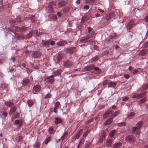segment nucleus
<instances>
[{
    "label": "nucleus",
    "mask_w": 148,
    "mask_h": 148,
    "mask_svg": "<svg viewBox=\"0 0 148 148\" xmlns=\"http://www.w3.org/2000/svg\"><path fill=\"white\" fill-rule=\"evenodd\" d=\"M51 96V95L50 93H48L47 94L45 97V99H47L50 98Z\"/></svg>",
    "instance_id": "55"
},
{
    "label": "nucleus",
    "mask_w": 148,
    "mask_h": 148,
    "mask_svg": "<svg viewBox=\"0 0 148 148\" xmlns=\"http://www.w3.org/2000/svg\"><path fill=\"white\" fill-rule=\"evenodd\" d=\"M122 143L121 142L116 143L114 144L113 145V147L114 148H119L121 146Z\"/></svg>",
    "instance_id": "24"
},
{
    "label": "nucleus",
    "mask_w": 148,
    "mask_h": 148,
    "mask_svg": "<svg viewBox=\"0 0 148 148\" xmlns=\"http://www.w3.org/2000/svg\"><path fill=\"white\" fill-rule=\"evenodd\" d=\"M143 46L144 47H148V41L145 42L143 45Z\"/></svg>",
    "instance_id": "54"
},
{
    "label": "nucleus",
    "mask_w": 148,
    "mask_h": 148,
    "mask_svg": "<svg viewBox=\"0 0 148 148\" xmlns=\"http://www.w3.org/2000/svg\"><path fill=\"white\" fill-rule=\"evenodd\" d=\"M91 144V142L86 143H85V147L86 148H88L90 146Z\"/></svg>",
    "instance_id": "52"
},
{
    "label": "nucleus",
    "mask_w": 148,
    "mask_h": 148,
    "mask_svg": "<svg viewBox=\"0 0 148 148\" xmlns=\"http://www.w3.org/2000/svg\"><path fill=\"white\" fill-rule=\"evenodd\" d=\"M85 140L84 138H82L80 140L79 143L78 145L77 148H80V146H82L83 144H84V142Z\"/></svg>",
    "instance_id": "22"
},
{
    "label": "nucleus",
    "mask_w": 148,
    "mask_h": 148,
    "mask_svg": "<svg viewBox=\"0 0 148 148\" xmlns=\"http://www.w3.org/2000/svg\"><path fill=\"white\" fill-rule=\"evenodd\" d=\"M116 85V83L115 82H110L108 83L109 87H114Z\"/></svg>",
    "instance_id": "16"
},
{
    "label": "nucleus",
    "mask_w": 148,
    "mask_h": 148,
    "mask_svg": "<svg viewBox=\"0 0 148 148\" xmlns=\"http://www.w3.org/2000/svg\"><path fill=\"white\" fill-rule=\"evenodd\" d=\"M116 132V130H113L111 131L109 134V135L110 137L112 138L114 136V134Z\"/></svg>",
    "instance_id": "34"
},
{
    "label": "nucleus",
    "mask_w": 148,
    "mask_h": 148,
    "mask_svg": "<svg viewBox=\"0 0 148 148\" xmlns=\"http://www.w3.org/2000/svg\"><path fill=\"white\" fill-rule=\"evenodd\" d=\"M90 130H87L83 134L82 136L84 137H86L90 132Z\"/></svg>",
    "instance_id": "39"
},
{
    "label": "nucleus",
    "mask_w": 148,
    "mask_h": 148,
    "mask_svg": "<svg viewBox=\"0 0 148 148\" xmlns=\"http://www.w3.org/2000/svg\"><path fill=\"white\" fill-rule=\"evenodd\" d=\"M88 31V33H90L92 30V28L90 27H88L87 28Z\"/></svg>",
    "instance_id": "59"
},
{
    "label": "nucleus",
    "mask_w": 148,
    "mask_h": 148,
    "mask_svg": "<svg viewBox=\"0 0 148 148\" xmlns=\"http://www.w3.org/2000/svg\"><path fill=\"white\" fill-rule=\"evenodd\" d=\"M40 144L39 142H37L35 143L34 147V148H40Z\"/></svg>",
    "instance_id": "42"
},
{
    "label": "nucleus",
    "mask_w": 148,
    "mask_h": 148,
    "mask_svg": "<svg viewBox=\"0 0 148 148\" xmlns=\"http://www.w3.org/2000/svg\"><path fill=\"white\" fill-rule=\"evenodd\" d=\"M84 9H88L89 8V6L88 5H86L84 7Z\"/></svg>",
    "instance_id": "62"
},
{
    "label": "nucleus",
    "mask_w": 148,
    "mask_h": 148,
    "mask_svg": "<svg viewBox=\"0 0 148 148\" xmlns=\"http://www.w3.org/2000/svg\"><path fill=\"white\" fill-rule=\"evenodd\" d=\"M92 35L89 34L87 35L85 38H86V39L88 40L89 38H92Z\"/></svg>",
    "instance_id": "50"
},
{
    "label": "nucleus",
    "mask_w": 148,
    "mask_h": 148,
    "mask_svg": "<svg viewBox=\"0 0 148 148\" xmlns=\"http://www.w3.org/2000/svg\"><path fill=\"white\" fill-rule=\"evenodd\" d=\"M138 72V70L137 69H135L133 70V71L132 72V73L134 75L136 74Z\"/></svg>",
    "instance_id": "56"
},
{
    "label": "nucleus",
    "mask_w": 148,
    "mask_h": 148,
    "mask_svg": "<svg viewBox=\"0 0 148 148\" xmlns=\"http://www.w3.org/2000/svg\"><path fill=\"white\" fill-rule=\"evenodd\" d=\"M134 25V20H131L129 22L127 25V29L130 30L133 27Z\"/></svg>",
    "instance_id": "10"
},
{
    "label": "nucleus",
    "mask_w": 148,
    "mask_h": 148,
    "mask_svg": "<svg viewBox=\"0 0 148 148\" xmlns=\"http://www.w3.org/2000/svg\"><path fill=\"white\" fill-rule=\"evenodd\" d=\"M68 132H64L63 135L61 137L60 139H59L60 140V139L63 140H65L67 138L68 136Z\"/></svg>",
    "instance_id": "18"
},
{
    "label": "nucleus",
    "mask_w": 148,
    "mask_h": 148,
    "mask_svg": "<svg viewBox=\"0 0 148 148\" xmlns=\"http://www.w3.org/2000/svg\"><path fill=\"white\" fill-rule=\"evenodd\" d=\"M114 14L113 13H111L108 15H107L105 17L106 19L107 20H108L109 19H111L114 16Z\"/></svg>",
    "instance_id": "17"
},
{
    "label": "nucleus",
    "mask_w": 148,
    "mask_h": 148,
    "mask_svg": "<svg viewBox=\"0 0 148 148\" xmlns=\"http://www.w3.org/2000/svg\"><path fill=\"white\" fill-rule=\"evenodd\" d=\"M81 134L79 132H78L75 136L74 138L75 140L81 136Z\"/></svg>",
    "instance_id": "48"
},
{
    "label": "nucleus",
    "mask_w": 148,
    "mask_h": 148,
    "mask_svg": "<svg viewBox=\"0 0 148 148\" xmlns=\"http://www.w3.org/2000/svg\"><path fill=\"white\" fill-rule=\"evenodd\" d=\"M77 49L75 47H70L66 49V52L69 53H73L77 51Z\"/></svg>",
    "instance_id": "5"
},
{
    "label": "nucleus",
    "mask_w": 148,
    "mask_h": 148,
    "mask_svg": "<svg viewBox=\"0 0 148 148\" xmlns=\"http://www.w3.org/2000/svg\"><path fill=\"white\" fill-rule=\"evenodd\" d=\"M128 35V38L131 39L132 38L133 36V33H131V34H129Z\"/></svg>",
    "instance_id": "60"
},
{
    "label": "nucleus",
    "mask_w": 148,
    "mask_h": 148,
    "mask_svg": "<svg viewBox=\"0 0 148 148\" xmlns=\"http://www.w3.org/2000/svg\"><path fill=\"white\" fill-rule=\"evenodd\" d=\"M51 140V136L48 137L47 136L44 143L45 144L47 145L50 141Z\"/></svg>",
    "instance_id": "25"
},
{
    "label": "nucleus",
    "mask_w": 148,
    "mask_h": 148,
    "mask_svg": "<svg viewBox=\"0 0 148 148\" xmlns=\"http://www.w3.org/2000/svg\"><path fill=\"white\" fill-rule=\"evenodd\" d=\"M66 44H67V42L66 41L63 40L58 42L57 44L59 46H63L64 45Z\"/></svg>",
    "instance_id": "27"
},
{
    "label": "nucleus",
    "mask_w": 148,
    "mask_h": 148,
    "mask_svg": "<svg viewBox=\"0 0 148 148\" xmlns=\"http://www.w3.org/2000/svg\"><path fill=\"white\" fill-rule=\"evenodd\" d=\"M62 121L61 119L58 117L55 118V123L56 124L58 125L59 123H61Z\"/></svg>",
    "instance_id": "20"
},
{
    "label": "nucleus",
    "mask_w": 148,
    "mask_h": 148,
    "mask_svg": "<svg viewBox=\"0 0 148 148\" xmlns=\"http://www.w3.org/2000/svg\"><path fill=\"white\" fill-rule=\"evenodd\" d=\"M146 101V99L145 97L143 98L142 99L138 101V104L140 105L142 103L145 102Z\"/></svg>",
    "instance_id": "29"
},
{
    "label": "nucleus",
    "mask_w": 148,
    "mask_h": 148,
    "mask_svg": "<svg viewBox=\"0 0 148 148\" xmlns=\"http://www.w3.org/2000/svg\"><path fill=\"white\" fill-rule=\"evenodd\" d=\"M51 20L55 21L57 19V16L55 14H53L51 16Z\"/></svg>",
    "instance_id": "43"
},
{
    "label": "nucleus",
    "mask_w": 148,
    "mask_h": 148,
    "mask_svg": "<svg viewBox=\"0 0 148 148\" xmlns=\"http://www.w3.org/2000/svg\"><path fill=\"white\" fill-rule=\"evenodd\" d=\"M95 66V65L92 64L90 65L86 66L84 68V70L86 71H89L93 69Z\"/></svg>",
    "instance_id": "9"
},
{
    "label": "nucleus",
    "mask_w": 148,
    "mask_h": 148,
    "mask_svg": "<svg viewBox=\"0 0 148 148\" xmlns=\"http://www.w3.org/2000/svg\"><path fill=\"white\" fill-rule=\"evenodd\" d=\"M99 59V57L98 56H96L94 57H93L92 58L90 59V60L91 62H93L95 61H97Z\"/></svg>",
    "instance_id": "36"
},
{
    "label": "nucleus",
    "mask_w": 148,
    "mask_h": 148,
    "mask_svg": "<svg viewBox=\"0 0 148 148\" xmlns=\"http://www.w3.org/2000/svg\"><path fill=\"white\" fill-rule=\"evenodd\" d=\"M18 117V114L15 115L14 116H12V120H13L14 119H15L16 118H17Z\"/></svg>",
    "instance_id": "63"
},
{
    "label": "nucleus",
    "mask_w": 148,
    "mask_h": 148,
    "mask_svg": "<svg viewBox=\"0 0 148 148\" xmlns=\"http://www.w3.org/2000/svg\"><path fill=\"white\" fill-rule=\"evenodd\" d=\"M16 107L14 106L10 110L9 114H12L16 110Z\"/></svg>",
    "instance_id": "30"
},
{
    "label": "nucleus",
    "mask_w": 148,
    "mask_h": 148,
    "mask_svg": "<svg viewBox=\"0 0 148 148\" xmlns=\"http://www.w3.org/2000/svg\"><path fill=\"white\" fill-rule=\"evenodd\" d=\"M138 128L137 127H134L132 128V132L134 133Z\"/></svg>",
    "instance_id": "51"
},
{
    "label": "nucleus",
    "mask_w": 148,
    "mask_h": 148,
    "mask_svg": "<svg viewBox=\"0 0 148 148\" xmlns=\"http://www.w3.org/2000/svg\"><path fill=\"white\" fill-rule=\"evenodd\" d=\"M60 105V102L59 101H57L54 105V107L58 108L59 106Z\"/></svg>",
    "instance_id": "49"
},
{
    "label": "nucleus",
    "mask_w": 148,
    "mask_h": 148,
    "mask_svg": "<svg viewBox=\"0 0 148 148\" xmlns=\"http://www.w3.org/2000/svg\"><path fill=\"white\" fill-rule=\"evenodd\" d=\"M27 29V27L25 26H22L19 27V32H22L25 31Z\"/></svg>",
    "instance_id": "32"
},
{
    "label": "nucleus",
    "mask_w": 148,
    "mask_h": 148,
    "mask_svg": "<svg viewBox=\"0 0 148 148\" xmlns=\"http://www.w3.org/2000/svg\"><path fill=\"white\" fill-rule=\"evenodd\" d=\"M48 82L51 84H53L55 81V79L53 78L47 79Z\"/></svg>",
    "instance_id": "45"
},
{
    "label": "nucleus",
    "mask_w": 148,
    "mask_h": 148,
    "mask_svg": "<svg viewBox=\"0 0 148 148\" xmlns=\"http://www.w3.org/2000/svg\"><path fill=\"white\" fill-rule=\"evenodd\" d=\"M95 1V0H85V3H93Z\"/></svg>",
    "instance_id": "46"
},
{
    "label": "nucleus",
    "mask_w": 148,
    "mask_h": 148,
    "mask_svg": "<svg viewBox=\"0 0 148 148\" xmlns=\"http://www.w3.org/2000/svg\"><path fill=\"white\" fill-rule=\"evenodd\" d=\"M125 139L129 143H134L136 141V138L134 136L132 135L127 136L125 138Z\"/></svg>",
    "instance_id": "3"
},
{
    "label": "nucleus",
    "mask_w": 148,
    "mask_h": 148,
    "mask_svg": "<svg viewBox=\"0 0 148 148\" xmlns=\"http://www.w3.org/2000/svg\"><path fill=\"white\" fill-rule=\"evenodd\" d=\"M48 132L50 134H54L55 132L53 127H50L47 130Z\"/></svg>",
    "instance_id": "19"
},
{
    "label": "nucleus",
    "mask_w": 148,
    "mask_h": 148,
    "mask_svg": "<svg viewBox=\"0 0 148 148\" xmlns=\"http://www.w3.org/2000/svg\"><path fill=\"white\" fill-rule=\"evenodd\" d=\"M30 80L28 78H24L23 81V84L24 86H26L29 84Z\"/></svg>",
    "instance_id": "12"
},
{
    "label": "nucleus",
    "mask_w": 148,
    "mask_h": 148,
    "mask_svg": "<svg viewBox=\"0 0 148 148\" xmlns=\"http://www.w3.org/2000/svg\"><path fill=\"white\" fill-rule=\"evenodd\" d=\"M130 77V76L127 74H125L124 75V77L127 79H128Z\"/></svg>",
    "instance_id": "58"
},
{
    "label": "nucleus",
    "mask_w": 148,
    "mask_h": 148,
    "mask_svg": "<svg viewBox=\"0 0 148 148\" xmlns=\"http://www.w3.org/2000/svg\"><path fill=\"white\" fill-rule=\"evenodd\" d=\"M110 118L107 119L104 123L105 125H108L110 124L112 122L113 118L110 115Z\"/></svg>",
    "instance_id": "8"
},
{
    "label": "nucleus",
    "mask_w": 148,
    "mask_h": 148,
    "mask_svg": "<svg viewBox=\"0 0 148 148\" xmlns=\"http://www.w3.org/2000/svg\"><path fill=\"white\" fill-rule=\"evenodd\" d=\"M92 119H90L88 120L86 122V124H88L90 122H91L92 121Z\"/></svg>",
    "instance_id": "64"
},
{
    "label": "nucleus",
    "mask_w": 148,
    "mask_h": 148,
    "mask_svg": "<svg viewBox=\"0 0 148 148\" xmlns=\"http://www.w3.org/2000/svg\"><path fill=\"white\" fill-rule=\"evenodd\" d=\"M73 65V62L70 61H66L64 62L63 64V65L66 67H70Z\"/></svg>",
    "instance_id": "6"
},
{
    "label": "nucleus",
    "mask_w": 148,
    "mask_h": 148,
    "mask_svg": "<svg viewBox=\"0 0 148 148\" xmlns=\"http://www.w3.org/2000/svg\"><path fill=\"white\" fill-rule=\"evenodd\" d=\"M89 17L87 16H84L82 17L81 20V22L82 23H84L86 21L89 20Z\"/></svg>",
    "instance_id": "21"
},
{
    "label": "nucleus",
    "mask_w": 148,
    "mask_h": 148,
    "mask_svg": "<svg viewBox=\"0 0 148 148\" xmlns=\"http://www.w3.org/2000/svg\"><path fill=\"white\" fill-rule=\"evenodd\" d=\"M135 115L134 112H132L128 115L127 117L129 119H132L134 116Z\"/></svg>",
    "instance_id": "33"
},
{
    "label": "nucleus",
    "mask_w": 148,
    "mask_h": 148,
    "mask_svg": "<svg viewBox=\"0 0 148 148\" xmlns=\"http://www.w3.org/2000/svg\"><path fill=\"white\" fill-rule=\"evenodd\" d=\"M62 56L61 54H59L58 55L57 57V59L59 62H60L62 60Z\"/></svg>",
    "instance_id": "35"
},
{
    "label": "nucleus",
    "mask_w": 148,
    "mask_h": 148,
    "mask_svg": "<svg viewBox=\"0 0 148 148\" xmlns=\"http://www.w3.org/2000/svg\"><path fill=\"white\" fill-rule=\"evenodd\" d=\"M112 140L111 139H110L108 140L106 142V145L108 147H110L112 144Z\"/></svg>",
    "instance_id": "31"
},
{
    "label": "nucleus",
    "mask_w": 148,
    "mask_h": 148,
    "mask_svg": "<svg viewBox=\"0 0 148 148\" xmlns=\"http://www.w3.org/2000/svg\"><path fill=\"white\" fill-rule=\"evenodd\" d=\"M33 89L36 92H39L41 89V86L40 85H36L33 87Z\"/></svg>",
    "instance_id": "13"
},
{
    "label": "nucleus",
    "mask_w": 148,
    "mask_h": 148,
    "mask_svg": "<svg viewBox=\"0 0 148 148\" xmlns=\"http://www.w3.org/2000/svg\"><path fill=\"white\" fill-rule=\"evenodd\" d=\"M146 92H144L140 94H136L133 95L132 96L133 98H137L138 99L140 98L144 97L146 94Z\"/></svg>",
    "instance_id": "4"
},
{
    "label": "nucleus",
    "mask_w": 148,
    "mask_h": 148,
    "mask_svg": "<svg viewBox=\"0 0 148 148\" xmlns=\"http://www.w3.org/2000/svg\"><path fill=\"white\" fill-rule=\"evenodd\" d=\"M5 104L6 106L9 107H11L13 105V104L11 102H5Z\"/></svg>",
    "instance_id": "37"
},
{
    "label": "nucleus",
    "mask_w": 148,
    "mask_h": 148,
    "mask_svg": "<svg viewBox=\"0 0 148 148\" xmlns=\"http://www.w3.org/2000/svg\"><path fill=\"white\" fill-rule=\"evenodd\" d=\"M42 45L43 46H45L46 47L48 46L49 44V40L45 41L44 40H42Z\"/></svg>",
    "instance_id": "26"
},
{
    "label": "nucleus",
    "mask_w": 148,
    "mask_h": 148,
    "mask_svg": "<svg viewBox=\"0 0 148 148\" xmlns=\"http://www.w3.org/2000/svg\"><path fill=\"white\" fill-rule=\"evenodd\" d=\"M87 40L86 39L85 37H83L80 39V42H86Z\"/></svg>",
    "instance_id": "47"
},
{
    "label": "nucleus",
    "mask_w": 148,
    "mask_h": 148,
    "mask_svg": "<svg viewBox=\"0 0 148 148\" xmlns=\"http://www.w3.org/2000/svg\"><path fill=\"white\" fill-rule=\"evenodd\" d=\"M142 88L144 90L147 89L148 88V83L143 85L142 86Z\"/></svg>",
    "instance_id": "44"
},
{
    "label": "nucleus",
    "mask_w": 148,
    "mask_h": 148,
    "mask_svg": "<svg viewBox=\"0 0 148 148\" xmlns=\"http://www.w3.org/2000/svg\"><path fill=\"white\" fill-rule=\"evenodd\" d=\"M55 2H51L49 3L48 6L46 7V10L48 13L52 12H53V5H56Z\"/></svg>",
    "instance_id": "2"
},
{
    "label": "nucleus",
    "mask_w": 148,
    "mask_h": 148,
    "mask_svg": "<svg viewBox=\"0 0 148 148\" xmlns=\"http://www.w3.org/2000/svg\"><path fill=\"white\" fill-rule=\"evenodd\" d=\"M41 56V53L39 51H34L32 54V57L37 58L40 57Z\"/></svg>",
    "instance_id": "7"
},
{
    "label": "nucleus",
    "mask_w": 148,
    "mask_h": 148,
    "mask_svg": "<svg viewBox=\"0 0 148 148\" xmlns=\"http://www.w3.org/2000/svg\"><path fill=\"white\" fill-rule=\"evenodd\" d=\"M128 99H129V97H127L125 96L123 98V101H125Z\"/></svg>",
    "instance_id": "61"
},
{
    "label": "nucleus",
    "mask_w": 148,
    "mask_h": 148,
    "mask_svg": "<svg viewBox=\"0 0 148 148\" xmlns=\"http://www.w3.org/2000/svg\"><path fill=\"white\" fill-rule=\"evenodd\" d=\"M30 19L32 22L35 23L36 22V19L35 16L34 15H31L30 16Z\"/></svg>",
    "instance_id": "38"
},
{
    "label": "nucleus",
    "mask_w": 148,
    "mask_h": 148,
    "mask_svg": "<svg viewBox=\"0 0 148 148\" xmlns=\"http://www.w3.org/2000/svg\"><path fill=\"white\" fill-rule=\"evenodd\" d=\"M126 125V123L125 122H122L117 124V125L119 127L124 126H125Z\"/></svg>",
    "instance_id": "41"
},
{
    "label": "nucleus",
    "mask_w": 148,
    "mask_h": 148,
    "mask_svg": "<svg viewBox=\"0 0 148 148\" xmlns=\"http://www.w3.org/2000/svg\"><path fill=\"white\" fill-rule=\"evenodd\" d=\"M69 9L68 7H65L63 9V11L64 12L66 13L69 11Z\"/></svg>",
    "instance_id": "53"
},
{
    "label": "nucleus",
    "mask_w": 148,
    "mask_h": 148,
    "mask_svg": "<svg viewBox=\"0 0 148 148\" xmlns=\"http://www.w3.org/2000/svg\"><path fill=\"white\" fill-rule=\"evenodd\" d=\"M55 76V75L54 74L53 75H51V76L47 77L46 78V79H50V78H51Z\"/></svg>",
    "instance_id": "57"
},
{
    "label": "nucleus",
    "mask_w": 148,
    "mask_h": 148,
    "mask_svg": "<svg viewBox=\"0 0 148 148\" xmlns=\"http://www.w3.org/2000/svg\"><path fill=\"white\" fill-rule=\"evenodd\" d=\"M148 52V50L146 49H142L140 52L139 54L140 56H143L146 54Z\"/></svg>",
    "instance_id": "11"
},
{
    "label": "nucleus",
    "mask_w": 148,
    "mask_h": 148,
    "mask_svg": "<svg viewBox=\"0 0 148 148\" xmlns=\"http://www.w3.org/2000/svg\"><path fill=\"white\" fill-rule=\"evenodd\" d=\"M33 32L31 31L29 32V33L28 34L26 35V37L27 38H29L31 37L33 35Z\"/></svg>",
    "instance_id": "40"
},
{
    "label": "nucleus",
    "mask_w": 148,
    "mask_h": 148,
    "mask_svg": "<svg viewBox=\"0 0 148 148\" xmlns=\"http://www.w3.org/2000/svg\"><path fill=\"white\" fill-rule=\"evenodd\" d=\"M120 112V110H118L114 112L113 110L110 109L105 112L103 115V118L106 119L110 115L113 118L118 115Z\"/></svg>",
    "instance_id": "1"
},
{
    "label": "nucleus",
    "mask_w": 148,
    "mask_h": 148,
    "mask_svg": "<svg viewBox=\"0 0 148 148\" xmlns=\"http://www.w3.org/2000/svg\"><path fill=\"white\" fill-rule=\"evenodd\" d=\"M27 103L28 106L29 107L32 106L34 104V102L32 100H28Z\"/></svg>",
    "instance_id": "28"
},
{
    "label": "nucleus",
    "mask_w": 148,
    "mask_h": 148,
    "mask_svg": "<svg viewBox=\"0 0 148 148\" xmlns=\"http://www.w3.org/2000/svg\"><path fill=\"white\" fill-rule=\"evenodd\" d=\"M66 4V1L62 0L59 1L57 5L59 7H61L64 6Z\"/></svg>",
    "instance_id": "15"
},
{
    "label": "nucleus",
    "mask_w": 148,
    "mask_h": 148,
    "mask_svg": "<svg viewBox=\"0 0 148 148\" xmlns=\"http://www.w3.org/2000/svg\"><path fill=\"white\" fill-rule=\"evenodd\" d=\"M143 121H140L137 123L136 124L137 127H138V129H140V128L143 125Z\"/></svg>",
    "instance_id": "23"
},
{
    "label": "nucleus",
    "mask_w": 148,
    "mask_h": 148,
    "mask_svg": "<svg viewBox=\"0 0 148 148\" xmlns=\"http://www.w3.org/2000/svg\"><path fill=\"white\" fill-rule=\"evenodd\" d=\"M62 72V70L60 69H59L56 71H53L52 73L55 75V76H56L60 75Z\"/></svg>",
    "instance_id": "14"
}]
</instances>
